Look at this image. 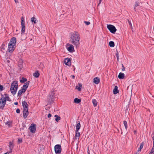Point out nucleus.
<instances>
[{
	"label": "nucleus",
	"instance_id": "f257e3e1",
	"mask_svg": "<svg viewBox=\"0 0 154 154\" xmlns=\"http://www.w3.org/2000/svg\"><path fill=\"white\" fill-rule=\"evenodd\" d=\"M79 34L76 32L72 33L70 36V41L76 48L79 46L80 44Z\"/></svg>",
	"mask_w": 154,
	"mask_h": 154
},
{
	"label": "nucleus",
	"instance_id": "f03ea898",
	"mask_svg": "<svg viewBox=\"0 0 154 154\" xmlns=\"http://www.w3.org/2000/svg\"><path fill=\"white\" fill-rule=\"evenodd\" d=\"M16 42L15 37H13L11 38L8 45V50L10 53L13 52L15 49Z\"/></svg>",
	"mask_w": 154,
	"mask_h": 154
},
{
	"label": "nucleus",
	"instance_id": "7ed1b4c3",
	"mask_svg": "<svg viewBox=\"0 0 154 154\" xmlns=\"http://www.w3.org/2000/svg\"><path fill=\"white\" fill-rule=\"evenodd\" d=\"M17 82V81L13 82L11 84L10 91L11 93L13 95L15 94L18 88Z\"/></svg>",
	"mask_w": 154,
	"mask_h": 154
},
{
	"label": "nucleus",
	"instance_id": "20e7f679",
	"mask_svg": "<svg viewBox=\"0 0 154 154\" xmlns=\"http://www.w3.org/2000/svg\"><path fill=\"white\" fill-rule=\"evenodd\" d=\"M21 34L22 35L24 34L25 32V25L24 19L23 17H22L21 19Z\"/></svg>",
	"mask_w": 154,
	"mask_h": 154
},
{
	"label": "nucleus",
	"instance_id": "39448f33",
	"mask_svg": "<svg viewBox=\"0 0 154 154\" xmlns=\"http://www.w3.org/2000/svg\"><path fill=\"white\" fill-rule=\"evenodd\" d=\"M107 27L110 32L113 34L115 33L117 30L116 27L112 25H107Z\"/></svg>",
	"mask_w": 154,
	"mask_h": 154
},
{
	"label": "nucleus",
	"instance_id": "423d86ee",
	"mask_svg": "<svg viewBox=\"0 0 154 154\" xmlns=\"http://www.w3.org/2000/svg\"><path fill=\"white\" fill-rule=\"evenodd\" d=\"M55 93L54 92H52L50 94V95L48 97V102L50 103H52L54 100V97Z\"/></svg>",
	"mask_w": 154,
	"mask_h": 154
},
{
	"label": "nucleus",
	"instance_id": "0eeeda50",
	"mask_svg": "<svg viewBox=\"0 0 154 154\" xmlns=\"http://www.w3.org/2000/svg\"><path fill=\"white\" fill-rule=\"evenodd\" d=\"M54 151L56 154L60 153L61 152V146L59 144H57L54 146Z\"/></svg>",
	"mask_w": 154,
	"mask_h": 154
},
{
	"label": "nucleus",
	"instance_id": "6e6552de",
	"mask_svg": "<svg viewBox=\"0 0 154 154\" xmlns=\"http://www.w3.org/2000/svg\"><path fill=\"white\" fill-rule=\"evenodd\" d=\"M36 125L35 124L32 123L30 126L29 127V129L30 130V132L33 133L35 132L36 129Z\"/></svg>",
	"mask_w": 154,
	"mask_h": 154
},
{
	"label": "nucleus",
	"instance_id": "1a4fd4ad",
	"mask_svg": "<svg viewBox=\"0 0 154 154\" xmlns=\"http://www.w3.org/2000/svg\"><path fill=\"white\" fill-rule=\"evenodd\" d=\"M6 104L5 100H3L2 98L0 99V109H3Z\"/></svg>",
	"mask_w": 154,
	"mask_h": 154
},
{
	"label": "nucleus",
	"instance_id": "9d476101",
	"mask_svg": "<svg viewBox=\"0 0 154 154\" xmlns=\"http://www.w3.org/2000/svg\"><path fill=\"white\" fill-rule=\"evenodd\" d=\"M71 60L70 59L66 58L64 60V63L65 65L69 66H71Z\"/></svg>",
	"mask_w": 154,
	"mask_h": 154
},
{
	"label": "nucleus",
	"instance_id": "9b49d317",
	"mask_svg": "<svg viewBox=\"0 0 154 154\" xmlns=\"http://www.w3.org/2000/svg\"><path fill=\"white\" fill-rule=\"evenodd\" d=\"M67 45L68 46H69L67 48L68 51L69 52H72L74 50V46L73 45L70 44L69 43L67 44Z\"/></svg>",
	"mask_w": 154,
	"mask_h": 154
},
{
	"label": "nucleus",
	"instance_id": "f8f14e48",
	"mask_svg": "<svg viewBox=\"0 0 154 154\" xmlns=\"http://www.w3.org/2000/svg\"><path fill=\"white\" fill-rule=\"evenodd\" d=\"M28 110L23 109V116L24 119H26L28 116L29 114Z\"/></svg>",
	"mask_w": 154,
	"mask_h": 154
},
{
	"label": "nucleus",
	"instance_id": "ddd939ff",
	"mask_svg": "<svg viewBox=\"0 0 154 154\" xmlns=\"http://www.w3.org/2000/svg\"><path fill=\"white\" fill-rule=\"evenodd\" d=\"M22 104L23 107V109L28 110V105L26 101H22Z\"/></svg>",
	"mask_w": 154,
	"mask_h": 154
},
{
	"label": "nucleus",
	"instance_id": "4468645a",
	"mask_svg": "<svg viewBox=\"0 0 154 154\" xmlns=\"http://www.w3.org/2000/svg\"><path fill=\"white\" fill-rule=\"evenodd\" d=\"M93 82L95 84H97L100 82V78L97 77H96L94 78Z\"/></svg>",
	"mask_w": 154,
	"mask_h": 154
},
{
	"label": "nucleus",
	"instance_id": "2eb2a0df",
	"mask_svg": "<svg viewBox=\"0 0 154 154\" xmlns=\"http://www.w3.org/2000/svg\"><path fill=\"white\" fill-rule=\"evenodd\" d=\"M31 21L33 24H35L37 23V20L35 17H33L31 18Z\"/></svg>",
	"mask_w": 154,
	"mask_h": 154
},
{
	"label": "nucleus",
	"instance_id": "dca6fc26",
	"mask_svg": "<svg viewBox=\"0 0 154 154\" xmlns=\"http://www.w3.org/2000/svg\"><path fill=\"white\" fill-rule=\"evenodd\" d=\"M118 87L117 86H115L114 89L113 90V93L115 94H116L119 92V91L118 89Z\"/></svg>",
	"mask_w": 154,
	"mask_h": 154
},
{
	"label": "nucleus",
	"instance_id": "f3484780",
	"mask_svg": "<svg viewBox=\"0 0 154 154\" xmlns=\"http://www.w3.org/2000/svg\"><path fill=\"white\" fill-rule=\"evenodd\" d=\"M124 73L122 72H120L118 75V77L120 79H124Z\"/></svg>",
	"mask_w": 154,
	"mask_h": 154
},
{
	"label": "nucleus",
	"instance_id": "a211bd4d",
	"mask_svg": "<svg viewBox=\"0 0 154 154\" xmlns=\"http://www.w3.org/2000/svg\"><path fill=\"white\" fill-rule=\"evenodd\" d=\"M5 97H3L2 98L3 100H4L5 99V100L6 102V100L9 101H11V100L9 96H8V94H5Z\"/></svg>",
	"mask_w": 154,
	"mask_h": 154
},
{
	"label": "nucleus",
	"instance_id": "6ab92c4d",
	"mask_svg": "<svg viewBox=\"0 0 154 154\" xmlns=\"http://www.w3.org/2000/svg\"><path fill=\"white\" fill-rule=\"evenodd\" d=\"M33 76L36 78H38L40 75V74L38 72V71H36L35 72L33 73Z\"/></svg>",
	"mask_w": 154,
	"mask_h": 154
},
{
	"label": "nucleus",
	"instance_id": "aec40b11",
	"mask_svg": "<svg viewBox=\"0 0 154 154\" xmlns=\"http://www.w3.org/2000/svg\"><path fill=\"white\" fill-rule=\"evenodd\" d=\"M25 92V91L23 89H20L18 91L17 95L18 96H21V94L22 93H24Z\"/></svg>",
	"mask_w": 154,
	"mask_h": 154
},
{
	"label": "nucleus",
	"instance_id": "412c9836",
	"mask_svg": "<svg viewBox=\"0 0 154 154\" xmlns=\"http://www.w3.org/2000/svg\"><path fill=\"white\" fill-rule=\"evenodd\" d=\"M14 145L13 144V143L12 142L10 141L9 142V147L10 148V149L11 150V152L12 151V149L13 148L14 146Z\"/></svg>",
	"mask_w": 154,
	"mask_h": 154
},
{
	"label": "nucleus",
	"instance_id": "4be33fe9",
	"mask_svg": "<svg viewBox=\"0 0 154 154\" xmlns=\"http://www.w3.org/2000/svg\"><path fill=\"white\" fill-rule=\"evenodd\" d=\"M78 122H79L77 123L76 126V129L75 131H76L77 132L79 130L81 127V125L80 123V122L78 121Z\"/></svg>",
	"mask_w": 154,
	"mask_h": 154
},
{
	"label": "nucleus",
	"instance_id": "5701e85b",
	"mask_svg": "<svg viewBox=\"0 0 154 154\" xmlns=\"http://www.w3.org/2000/svg\"><path fill=\"white\" fill-rule=\"evenodd\" d=\"M78 85L79 86H76L75 88L77 89L79 91H81V88L82 87V84L79 83Z\"/></svg>",
	"mask_w": 154,
	"mask_h": 154
},
{
	"label": "nucleus",
	"instance_id": "b1692460",
	"mask_svg": "<svg viewBox=\"0 0 154 154\" xmlns=\"http://www.w3.org/2000/svg\"><path fill=\"white\" fill-rule=\"evenodd\" d=\"M81 101V100L80 99H78L77 98H75L74 100V102L76 103H79Z\"/></svg>",
	"mask_w": 154,
	"mask_h": 154
},
{
	"label": "nucleus",
	"instance_id": "393cba45",
	"mask_svg": "<svg viewBox=\"0 0 154 154\" xmlns=\"http://www.w3.org/2000/svg\"><path fill=\"white\" fill-rule=\"evenodd\" d=\"M54 117L56 118L55 119V120L57 122H58L59 120L61 119L60 117L57 115H55L54 116Z\"/></svg>",
	"mask_w": 154,
	"mask_h": 154
},
{
	"label": "nucleus",
	"instance_id": "a878e982",
	"mask_svg": "<svg viewBox=\"0 0 154 154\" xmlns=\"http://www.w3.org/2000/svg\"><path fill=\"white\" fill-rule=\"evenodd\" d=\"M109 45L110 47H113L115 46L114 42L113 41H111L109 43Z\"/></svg>",
	"mask_w": 154,
	"mask_h": 154
},
{
	"label": "nucleus",
	"instance_id": "bb28decb",
	"mask_svg": "<svg viewBox=\"0 0 154 154\" xmlns=\"http://www.w3.org/2000/svg\"><path fill=\"white\" fill-rule=\"evenodd\" d=\"M92 103L94 107H96L97 105V102L95 99L92 100Z\"/></svg>",
	"mask_w": 154,
	"mask_h": 154
},
{
	"label": "nucleus",
	"instance_id": "cd10ccee",
	"mask_svg": "<svg viewBox=\"0 0 154 154\" xmlns=\"http://www.w3.org/2000/svg\"><path fill=\"white\" fill-rule=\"evenodd\" d=\"M140 3L138 2H135V6L134 7V10L135 11H136V7L138 6L139 5Z\"/></svg>",
	"mask_w": 154,
	"mask_h": 154
},
{
	"label": "nucleus",
	"instance_id": "c85d7f7f",
	"mask_svg": "<svg viewBox=\"0 0 154 154\" xmlns=\"http://www.w3.org/2000/svg\"><path fill=\"white\" fill-rule=\"evenodd\" d=\"M23 62L22 61H21L19 62L18 63L19 66L20 68V70L23 67Z\"/></svg>",
	"mask_w": 154,
	"mask_h": 154
},
{
	"label": "nucleus",
	"instance_id": "c756f323",
	"mask_svg": "<svg viewBox=\"0 0 154 154\" xmlns=\"http://www.w3.org/2000/svg\"><path fill=\"white\" fill-rule=\"evenodd\" d=\"M123 124H124L126 130H127L128 128V125L127 121L125 120L124 121H123Z\"/></svg>",
	"mask_w": 154,
	"mask_h": 154
},
{
	"label": "nucleus",
	"instance_id": "7c9ffc66",
	"mask_svg": "<svg viewBox=\"0 0 154 154\" xmlns=\"http://www.w3.org/2000/svg\"><path fill=\"white\" fill-rule=\"evenodd\" d=\"M27 81V79L26 78H25L24 77H22L20 81V82L21 83H24L25 82Z\"/></svg>",
	"mask_w": 154,
	"mask_h": 154
},
{
	"label": "nucleus",
	"instance_id": "2f4dec72",
	"mask_svg": "<svg viewBox=\"0 0 154 154\" xmlns=\"http://www.w3.org/2000/svg\"><path fill=\"white\" fill-rule=\"evenodd\" d=\"M5 124L8 125L9 127L11 126L12 123L9 121H7L5 122Z\"/></svg>",
	"mask_w": 154,
	"mask_h": 154
},
{
	"label": "nucleus",
	"instance_id": "473e14b6",
	"mask_svg": "<svg viewBox=\"0 0 154 154\" xmlns=\"http://www.w3.org/2000/svg\"><path fill=\"white\" fill-rule=\"evenodd\" d=\"M75 137H79L80 136V132H78V131L77 132L76 131H75Z\"/></svg>",
	"mask_w": 154,
	"mask_h": 154
},
{
	"label": "nucleus",
	"instance_id": "72a5a7b5",
	"mask_svg": "<svg viewBox=\"0 0 154 154\" xmlns=\"http://www.w3.org/2000/svg\"><path fill=\"white\" fill-rule=\"evenodd\" d=\"M28 86V85L24 84V85L23 86L22 89H23V90L26 91Z\"/></svg>",
	"mask_w": 154,
	"mask_h": 154
},
{
	"label": "nucleus",
	"instance_id": "f704fd0d",
	"mask_svg": "<svg viewBox=\"0 0 154 154\" xmlns=\"http://www.w3.org/2000/svg\"><path fill=\"white\" fill-rule=\"evenodd\" d=\"M39 66L40 68L41 69H43L45 68V66L43 65V64L41 62L40 63V65H39Z\"/></svg>",
	"mask_w": 154,
	"mask_h": 154
},
{
	"label": "nucleus",
	"instance_id": "c9c22d12",
	"mask_svg": "<svg viewBox=\"0 0 154 154\" xmlns=\"http://www.w3.org/2000/svg\"><path fill=\"white\" fill-rule=\"evenodd\" d=\"M149 154H154V148H152Z\"/></svg>",
	"mask_w": 154,
	"mask_h": 154
},
{
	"label": "nucleus",
	"instance_id": "e433bc0d",
	"mask_svg": "<svg viewBox=\"0 0 154 154\" xmlns=\"http://www.w3.org/2000/svg\"><path fill=\"white\" fill-rule=\"evenodd\" d=\"M143 145H144V143H143V142H142V143H140V149H142L143 148Z\"/></svg>",
	"mask_w": 154,
	"mask_h": 154
},
{
	"label": "nucleus",
	"instance_id": "4c0bfd02",
	"mask_svg": "<svg viewBox=\"0 0 154 154\" xmlns=\"http://www.w3.org/2000/svg\"><path fill=\"white\" fill-rule=\"evenodd\" d=\"M128 21L129 25L130 26L131 29H132V25L131 24V22L129 20H128Z\"/></svg>",
	"mask_w": 154,
	"mask_h": 154
},
{
	"label": "nucleus",
	"instance_id": "58836bf2",
	"mask_svg": "<svg viewBox=\"0 0 154 154\" xmlns=\"http://www.w3.org/2000/svg\"><path fill=\"white\" fill-rule=\"evenodd\" d=\"M5 46V45L4 44H3L2 46L1 47V48L2 51V50H5V48L4 47Z\"/></svg>",
	"mask_w": 154,
	"mask_h": 154
},
{
	"label": "nucleus",
	"instance_id": "ea45409f",
	"mask_svg": "<svg viewBox=\"0 0 154 154\" xmlns=\"http://www.w3.org/2000/svg\"><path fill=\"white\" fill-rule=\"evenodd\" d=\"M22 141V140L21 138H19L18 140V142L19 143H21Z\"/></svg>",
	"mask_w": 154,
	"mask_h": 154
},
{
	"label": "nucleus",
	"instance_id": "a19ab883",
	"mask_svg": "<svg viewBox=\"0 0 154 154\" xmlns=\"http://www.w3.org/2000/svg\"><path fill=\"white\" fill-rule=\"evenodd\" d=\"M84 22L86 25H89L90 23L89 21H85Z\"/></svg>",
	"mask_w": 154,
	"mask_h": 154
},
{
	"label": "nucleus",
	"instance_id": "79ce46f5",
	"mask_svg": "<svg viewBox=\"0 0 154 154\" xmlns=\"http://www.w3.org/2000/svg\"><path fill=\"white\" fill-rule=\"evenodd\" d=\"M16 112L17 113H20V110L19 109L17 108L16 109Z\"/></svg>",
	"mask_w": 154,
	"mask_h": 154
},
{
	"label": "nucleus",
	"instance_id": "37998d69",
	"mask_svg": "<svg viewBox=\"0 0 154 154\" xmlns=\"http://www.w3.org/2000/svg\"><path fill=\"white\" fill-rule=\"evenodd\" d=\"M3 87L2 85H0V91H2L3 90Z\"/></svg>",
	"mask_w": 154,
	"mask_h": 154
},
{
	"label": "nucleus",
	"instance_id": "c03bdc74",
	"mask_svg": "<svg viewBox=\"0 0 154 154\" xmlns=\"http://www.w3.org/2000/svg\"><path fill=\"white\" fill-rule=\"evenodd\" d=\"M122 70L123 71L125 70V68L124 67L123 64H122Z\"/></svg>",
	"mask_w": 154,
	"mask_h": 154
},
{
	"label": "nucleus",
	"instance_id": "a18cd8bd",
	"mask_svg": "<svg viewBox=\"0 0 154 154\" xmlns=\"http://www.w3.org/2000/svg\"><path fill=\"white\" fill-rule=\"evenodd\" d=\"M141 151V149H140V148L138 149V150L137 151V153L139 154L140 152Z\"/></svg>",
	"mask_w": 154,
	"mask_h": 154
},
{
	"label": "nucleus",
	"instance_id": "49530a36",
	"mask_svg": "<svg viewBox=\"0 0 154 154\" xmlns=\"http://www.w3.org/2000/svg\"><path fill=\"white\" fill-rule=\"evenodd\" d=\"M29 83V81H27L26 83H24V84L28 86Z\"/></svg>",
	"mask_w": 154,
	"mask_h": 154
},
{
	"label": "nucleus",
	"instance_id": "de8ad7c7",
	"mask_svg": "<svg viewBox=\"0 0 154 154\" xmlns=\"http://www.w3.org/2000/svg\"><path fill=\"white\" fill-rule=\"evenodd\" d=\"M51 115L50 113H49L48 115V118H50L51 117Z\"/></svg>",
	"mask_w": 154,
	"mask_h": 154
},
{
	"label": "nucleus",
	"instance_id": "09e8293b",
	"mask_svg": "<svg viewBox=\"0 0 154 154\" xmlns=\"http://www.w3.org/2000/svg\"><path fill=\"white\" fill-rule=\"evenodd\" d=\"M116 57H119V53L118 51L117 52V53L116 54Z\"/></svg>",
	"mask_w": 154,
	"mask_h": 154
},
{
	"label": "nucleus",
	"instance_id": "8fccbe9b",
	"mask_svg": "<svg viewBox=\"0 0 154 154\" xmlns=\"http://www.w3.org/2000/svg\"><path fill=\"white\" fill-rule=\"evenodd\" d=\"M102 0H99V3H98V5H99L101 3Z\"/></svg>",
	"mask_w": 154,
	"mask_h": 154
},
{
	"label": "nucleus",
	"instance_id": "3c124183",
	"mask_svg": "<svg viewBox=\"0 0 154 154\" xmlns=\"http://www.w3.org/2000/svg\"><path fill=\"white\" fill-rule=\"evenodd\" d=\"M14 104L15 105H17L18 104V103L17 102H14Z\"/></svg>",
	"mask_w": 154,
	"mask_h": 154
},
{
	"label": "nucleus",
	"instance_id": "603ef678",
	"mask_svg": "<svg viewBox=\"0 0 154 154\" xmlns=\"http://www.w3.org/2000/svg\"><path fill=\"white\" fill-rule=\"evenodd\" d=\"M71 76L72 77L73 79H74L75 78V76L74 75H71Z\"/></svg>",
	"mask_w": 154,
	"mask_h": 154
},
{
	"label": "nucleus",
	"instance_id": "864d4df0",
	"mask_svg": "<svg viewBox=\"0 0 154 154\" xmlns=\"http://www.w3.org/2000/svg\"><path fill=\"white\" fill-rule=\"evenodd\" d=\"M14 1H15V3H17L18 2V0H14Z\"/></svg>",
	"mask_w": 154,
	"mask_h": 154
},
{
	"label": "nucleus",
	"instance_id": "5fc2aeb1",
	"mask_svg": "<svg viewBox=\"0 0 154 154\" xmlns=\"http://www.w3.org/2000/svg\"><path fill=\"white\" fill-rule=\"evenodd\" d=\"M152 137V140H154V136H153Z\"/></svg>",
	"mask_w": 154,
	"mask_h": 154
},
{
	"label": "nucleus",
	"instance_id": "6e6d98bb",
	"mask_svg": "<svg viewBox=\"0 0 154 154\" xmlns=\"http://www.w3.org/2000/svg\"><path fill=\"white\" fill-rule=\"evenodd\" d=\"M116 57L117 58V60H118V61L119 60V57Z\"/></svg>",
	"mask_w": 154,
	"mask_h": 154
},
{
	"label": "nucleus",
	"instance_id": "4d7b16f0",
	"mask_svg": "<svg viewBox=\"0 0 154 154\" xmlns=\"http://www.w3.org/2000/svg\"><path fill=\"white\" fill-rule=\"evenodd\" d=\"M137 132V131H136L135 130L134 131V134H135Z\"/></svg>",
	"mask_w": 154,
	"mask_h": 154
},
{
	"label": "nucleus",
	"instance_id": "13d9d810",
	"mask_svg": "<svg viewBox=\"0 0 154 154\" xmlns=\"http://www.w3.org/2000/svg\"><path fill=\"white\" fill-rule=\"evenodd\" d=\"M7 62H8V63H9L10 62V61L9 60H8L7 61Z\"/></svg>",
	"mask_w": 154,
	"mask_h": 154
},
{
	"label": "nucleus",
	"instance_id": "bf43d9fd",
	"mask_svg": "<svg viewBox=\"0 0 154 154\" xmlns=\"http://www.w3.org/2000/svg\"><path fill=\"white\" fill-rule=\"evenodd\" d=\"M135 154H139L137 153V151L135 153Z\"/></svg>",
	"mask_w": 154,
	"mask_h": 154
},
{
	"label": "nucleus",
	"instance_id": "052dcab7",
	"mask_svg": "<svg viewBox=\"0 0 154 154\" xmlns=\"http://www.w3.org/2000/svg\"><path fill=\"white\" fill-rule=\"evenodd\" d=\"M152 148H154V143H153V146Z\"/></svg>",
	"mask_w": 154,
	"mask_h": 154
},
{
	"label": "nucleus",
	"instance_id": "680f3d73",
	"mask_svg": "<svg viewBox=\"0 0 154 154\" xmlns=\"http://www.w3.org/2000/svg\"><path fill=\"white\" fill-rule=\"evenodd\" d=\"M12 152V151L11 152V150L10 149V151H9V152Z\"/></svg>",
	"mask_w": 154,
	"mask_h": 154
},
{
	"label": "nucleus",
	"instance_id": "e2e57ef3",
	"mask_svg": "<svg viewBox=\"0 0 154 154\" xmlns=\"http://www.w3.org/2000/svg\"><path fill=\"white\" fill-rule=\"evenodd\" d=\"M153 143H154V140H153Z\"/></svg>",
	"mask_w": 154,
	"mask_h": 154
},
{
	"label": "nucleus",
	"instance_id": "0e129e2a",
	"mask_svg": "<svg viewBox=\"0 0 154 154\" xmlns=\"http://www.w3.org/2000/svg\"><path fill=\"white\" fill-rule=\"evenodd\" d=\"M88 153H89V152H88Z\"/></svg>",
	"mask_w": 154,
	"mask_h": 154
},
{
	"label": "nucleus",
	"instance_id": "69168bd1",
	"mask_svg": "<svg viewBox=\"0 0 154 154\" xmlns=\"http://www.w3.org/2000/svg\"><path fill=\"white\" fill-rule=\"evenodd\" d=\"M122 134V132H121V134Z\"/></svg>",
	"mask_w": 154,
	"mask_h": 154
},
{
	"label": "nucleus",
	"instance_id": "338daca9",
	"mask_svg": "<svg viewBox=\"0 0 154 154\" xmlns=\"http://www.w3.org/2000/svg\"><path fill=\"white\" fill-rule=\"evenodd\" d=\"M88 154H90L89 153H88Z\"/></svg>",
	"mask_w": 154,
	"mask_h": 154
}]
</instances>
